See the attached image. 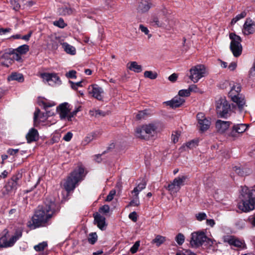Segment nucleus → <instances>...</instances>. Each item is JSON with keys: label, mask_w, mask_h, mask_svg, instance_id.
Masks as SVG:
<instances>
[{"label": "nucleus", "mask_w": 255, "mask_h": 255, "mask_svg": "<svg viewBox=\"0 0 255 255\" xmlns=\"http://www.w3.org/2000/svg\"><path fill=\"white\" fill-rule=\"evenodd\" d=\"M56 204L51 198L46 199L44 205L39 207L32 217V226L34 228L46 226L53 215Z\"/></svg>", "instance_id": "nucleus-1"}, {"label": "nucleus", "mask_w": 255, "mask_h": 255, "mask_svg": "<svg viewBox=\"0 0 255 255\" xmlns=\"http://www.w3.org/2000/svg\"><path fill=\"white\" fill-rule=\"evenodd\" d=\"M162 128L159 123L153 122L144 124L136 128L135 135L137 138L145 140L155 138Z\"/></svg>", "instance_id": "nucleus-2"}, {"label": "nucleus", "mask_w": 255, "mask_h": 255, "mask_svg": "<svg viewBox=\"0 0 255 255\" xmlns=\"http://www.w3.org/2000/svg\"><path fill=\"white\" fill-rule=\"evenodd\" d=\"M253 190L247 186L241 187L240 200L238 207L243 212L247 213L255 209V199L253 196Z\"/></svg>", "instance_id": "nucleus-3"}, {"label": "nucleus", "mask_w": 255, "mask_h": 255, "mask_svg": "<svg viewBox=\"0 0 255 255\" xmlns=\"http://www.w3.org/2000/svg\"><path fill=\"white\" fill-rule=\"evenodd\" d=\"M22 230L17 229L11 235L7 229L3 230L0 234V249L13 246L15 242L22 236Z\"/></svg>", "instance_id": "nucleus-4"}, {"label": "nucleus", "mask_w": 255, "mask_h": 255, "mask_svg": "<svg viewBox=\"0 0 255 255\" xmlns=\"http://www.w3.org/2000/svg\"><path fill=\"white\" fill-rule=\"evenodd\" d=\"M84 172V169L83 167L80 166L76 168L64 182V189L67 192L73 190L77 184L83 179Z\"/></svg>", "instance_id": "nucleus-5"}, {"label": "nucleus", "mask_w": 255, "mask_h": 255, "mask_svg": "<svg viewBox=\"0 0 255 255\" xmlns=\"http://www.w3.org/2000/svg\"><path fill=\"white\" fill-rule=\"evenodd\" d=\"M230 90L228 96L231 100L235 103L238 108L241 110L246 106L245 97L240 94L241 90V85L238 83L232 82L230 83Z\"/></svg>", "instance_id": "nucleus-6"}, {"label": "nucleus", "mask_w": 255, "mask_h": 255, "mask_svg": "<svg viewBox=\"0 0 255 255\" xmlns=\"http://www.w3.org/2000/svg\"><path fill=\"white\" fill-rule=\"evenodd\" d=\"M215 240L208 238L204 232H195L191 234L190 244L192 247L198 248L201 246L204 243L205 246H212Z\"/></svg>", "instance_id": "nucleus-7"}, {"label": "nucleus", "mask_w": 255, "mask_h": 255, "mask_svg": "<svg viewBox=\"0 0 255 255\" xmlns=\"http://www.w3.org/2000/svg\"><path fill=\"white\" fill-rule=\"evenodd\" d=\"M190 79L194 83L208 74V71L204 65L198 64L192 66L189 70Z\"/></svg>", "instance_id": "nucleus-8"}, {"label": "nucleus", "mask_w": 255, "mask_h": 255, "mask_svg": "<svg viewBox=\"0 0 255 255\" xmlns=\"http://www.w3.org/2000/svg\"><path fill=\"white\" fill-rule=\"evenodd\" d=\"M216 110L217 114L221 118L227 116L231 110V106L225 97H218L216 101Z\"/></svg>", "instance_id": "nucleus-9"}, {"label": "nucleus", "mask_w": 255, "mask_h": 255, "mask_svg": "<svg viewBox=\"0 0 255 255\" xmlns=\"http://www.w3.org/2000/svg\"><path fill=\"white\" fill-rule=\"evenodd\" d=\"M231 39L230 49L235 57H238L242 52V46L241 45V37L234 33H231L229 35Z\"/></svg>", "instance_id": "nucleus-10"}, {"label": "nucleus", "mask_w": 255, "mask_h": 255, "mask_svg": "<svg viewBox=\"0 0 255 255\" xmlns=\"http://www.w3.org/2000/svg\"><path fill=\"white\" fill-rule=\"evenodd\" d=\"M187 177L185 175L178 176L174 178L172 182L168 186V189L171 194L176 193L178 192L181 186L184 185V183L187 179Z\"/></svg>", "instance_id": "nucleus-11"}, {"label": "nucleus", "mask_w": 255, "mask_h": 255, "mask_svg": "<svg viewBox=\"0 0 255 255\" xmlns=\"http://www.w3.org/2000/svg\"><path fill=\"white\" fill-rule=\"evenodd\" d=\"M149 23L153 26L167 28L168 25L169 21L165 16L161 17L156 15H153L149 19Z\"/></svg>", "instance_id": "nucleus-12"}, {"label": "nucleus", "mask_w": 255, "mask_h": 255, "mask_svg": "<svg viewBox=\"0 0 255 255\" xmlns=\"http://www.w3.org/2000/svg\"><path fill=\"white\" fill-rule=\"evenodd\" d=\"M70 110V105L68 103L61 104L57 107V111L62 120L67 121Z\"/></svg>", "instance_id": "nucleus-13"}, {"label": "nucleus", "mask_w": 255, "mask_h": 255, "mask_svg": "<svg viewBox=\"0 0 255 255\" xmlns=\"http://www.w3.org/2000/svg\"><path fill=\"white\" fill-rule=\"evenodd\" d=\"M197 119L201 130L204 131L207 130L210 128L211 122L205 117L203 113H198L197 115Z\"/></svg>", "instance_id": "nucleus-14"}, {"label": "nucleus", "mask_w": 255, "mask_h": 255, "mask_svg": "<svg viewBox=\"0 0 255 255\" xmlns=\"http://www.w3.org/2000/svg\"><path fill=\"white\" fill-rule=\"evenodd\" d=\"M41 77L43 79V81L47 82L50 85H59L61 82L59 77L56 74L43 73L41 74Z\"/></svg>", "instance_id": "nucleus-15"}, {"label": "nucleus", "mask_w": 255, "mask_h": 255, "mask_svg": "<svg viewBox=\"0 0 255 255\" xmlns=\"http://www.w3.org/2000/svg\"><path fill=\"white\" fill-rule=\"evenodd\" d=\"M53 114V112L47 111L45 113H41L39 109H36L34 113V124L36 125L39 124L40 122H44L48 117L51 116Z\"/></svg>", "instance_id": "nucleus-16"}, {"label": "nucleus", "mask_w": 255, "mask_h": 255, "mask_svg": "<svg viewBox=\"0 0 255 255\" xmlns=\"http://www.w3.org/2000/svg\"><path fill=\"white\" fill-rule=\"evenodd\" d=\"M89 93L95 98L102 100L104 97V90L98 85H91L89 88Z\"/></svg>", "instance_id": "nucleus-17"}, {"label": "nucleus", "mask_w": 255, "mask_h": 255, "mask_svg": "<svg viewBox=\"0 0 255 255\" xmlns=\"http://www.w3.org/2000/svg\"><path fill=\"white\" fill-rule=\"evenodd\" d=\"M231 125L229 121H224L218 120L215 124V128L217 131L221 134L224 133L228 130Z\"/></svg>", "instance_id": "nucleus-18"}, {"label": "nucleus", "mask_w": 255, "mask_h": 255, "mask_svg": "<svg viewBox=\"0 0 255 255\" xmlns=\"http://www.w3.org/2000/svg\"><path fill=\"white\" fill-rule=\"evenodd\" d=\"M242 31L245 35L253 34L255 31V22L251 19H247L244 24Z\"/></svg>", "instance_id": "nucleus-19"}, {"label": "nucleus", "mask_w": 255, "mask_h": 255, "mask_svg": "<svg viewBox=\"0 0 255 255\" xmlns=\"http://www.w3.org/2000/svg\"><path fill=\"white\" fill-rule=\"evenodd\" d=\"M248 128V126L246 124H237L235 125L232 128V130L230 131L229 135L233 137H237L238 133H242L245 132Z\"/></svg>", "instance_id": "nucleus-20"}, {"label": "nucleus", "mask_w": 255, "mask_h": 255, "mask_svg": "<svg viewBox=\"0 0 255 255\" xmlns=\"http://www.w3.org/2000/svg\"><path fill=\"white\" fill-rule=\"evenodd\" d=\"M12 49L5 50L1 56V58L4 61L1 62V64L8 67L12 63Z\"/></svg>", "instance_id": "nucleus-21"}, {"label": "nucleus", "mask_w": 255, "mask_h": 255, "mask_svg": "<svg viewBox=\"0 0 255 255\" xmlns=\"http://www.w3.org/2000/svg\"><path fill=\"white\" fill-rule=\"evenodd\" d=\"M185 100L184 98L180 96H176L172 100L165 102V104L172 108H176L180 107L183 104Z\"/></svg>", "instance_id": "nucleus-22"}, {"label": "nucleus", "mask_w": 255, "mask_h": 255, "mask_svg": "<svg viewBox=\"0 0 255 255\" xmlns=\"http://www.w3.org/2000/svg\"><path fill=\"white\" fill-rule=\"evenodd\" d=\"M152 4L150 0H141L137 6V11L139 13H145L147 12L152 7Z\"/></svg>", "instance_id": "nucleus-23"}, {"label": "nucleus", "mask_w": 255, "mask_h": 255, "mask_svg": "<svg viewBox=\"0 0 255 255\" xmlns=\"http://www.w3.org/2000/svg\"><path fill=\"white\" fill-rule=\"evenodd\" d=\"M94 221L100 229L101 230H105L107 224H106V219L104 216L96 213L94 215Z\"/></svg>", "instance_id": "nucleus-24"}, {"label": "nucleus", "mask_w": 255, "mask_h": 255, "mask_svg": "<svg viewBox=\"0 0 255 255\" xmlns=\"http://www.w3.org/2000/svg\"><path fill=\"white\" fill-rule=\"evenodd\" d=\"M38 132L36 129L31 128L26 135L27 142L30 143L38 139Z\"/></svg>", "instance_id": "nucleus-25"}, {"label": "nucleus", "mask_w": 255, "mask_h": 255, "mask_svg": "<svg viewBox=\"0 0 255 255\" xmlns=\"http://www.w3.org/2000/svg\"><path fill=\"white\" fill-rule=\"evenodd\" d=\"M225 242L228 243L230 245L237 247H242L244 243L242 241L233 236L226 237L224 239Z\"/></svg>", "instance_id": "nucleus-26"}, {"label": "nucleus", "mask_w": 255, "mask_h": 255, "mask_svg": "<svg viewBox=\"0 0 255 255\" xmlns=\"http://www.w3.org/2000/svg\"><path fill=\"white\" fill-rule=\"evenodd\" d=\"M128 68L130 71L135 73H140L142 71L141 65L138 64L135 61L129 62L128 65Z\"/></svg>", "instance_id": "nucleus-27"}, {"label": "nucleus", "mask_w": 255, "mask_h": 255, "mask_svg": "<svg viewBox=\"0 0 255 255\" xmlns=\"http://www.w3.org/2000/svg\"><path fill=\"white\" fill-rule=\"evenodd\" d=\"M146 183L145 180H142L131 191V193L134 194V196H138L139 193L143 190L146 187Z\"/></svg>", "instance_id": "nucleus-28"}, {"label": "nucleus", "mask_w": 255, "mask_h": 255, "mask_svg": "<svg viewBox=\"0 0 255 255\" xmlns=\"http://www.w3.org/2000/svg\"><path fill=\"white\" fill-rule=\"evenodd\" d=\"M8 81H17L19 82H22L24 81V78L22 74L16 72L12 73L7 77Z\"/></svg>", "instance_id": "nucleus-29"}, {"label": "nucleus", "mask_w": 255, "mask_h": 255, "mask_svg": "<svg viewBox=\"0 0 255 255\" xmlns=\"http://www.w3.org/2000/svg\"><path fill=\"white\" fill-rule=\"evenodd\" d=\"M62 46L67 53L73 55L76 54L75 48L68 43L64 42L62 43Z\"/></svg>", "instance_id": "nucleus-30"}, {"label": "nucleus", "mask_w": 255, "mask_h": 255, "mask_svg": "<svg viewBox=\"0 0 255 255\" xmlns=\"http://www.w3.org/2000/svg\"><path fill=\"white\" fill-rule=\"evenodd\" d=\"M96 136V133L95 132H91L88 134L84 139L82 141V144L83 145H86L89 143L93 140Z\"/></svg>", "instance_id": "nucleus-31"}, {"label": "nucleus", "mask_w": 255, "mask_h": 255, "mask_svg": "<svg viewBox=\"0 0 255 255\" xmlns=\"http://www.w3.org/2000/svg\"><path fill=\"white\" fill-rule=\"evenodd\" d=\"M39 104L41 106H43V108L46 110V108L51 107L55 105V103L51 101H48L46 99H43L39 101Z\"/></svg>", "instance_id": "nucleus-32"}, {"label": "nucleus", "mask_w": 255, "mask_h": 255, "mask_svg": "<svg viewBox=\"0 0 255 255\" xmlns=\"http://www.w3.org/2000/svg\"><path fill=\"white\" fill-rule=\"evenodd\" d=\"M165 241V238L160 235H157L152 240V243L155 244L157 247L160 246Z\"/></svg>", "instance_id": "nucleus-33"}, {"label": "nucleus", "mask_w": 255, "mask_h": 255, "mask_svg": "<svg viewBox=\"0 0 255 255\" xmlns=\"http://www.w3.org/2000/svg\"><path fill=\"white\" fill-rule=\"evenodd\" d=\"M20 54H25L29 50V46L27 45L24 44L14 49Z\"/></svg>", "instance_id": "nucleus-34"}, {"label": "nucleus", "mask_w": 255, "mask_h": 255, "mask_svg": "<svg viewBox=\"0 0 255 255\" xmlns=\"http://www.w3.org/2000/svg\"><path fill=\"white\" fill-rule=\"evenodd\" d=\"M144 76L150 79H155L157 77V74L155 72L151 71H146L144 73Z\"/></svg>", "instance_id": "nucleus-35"}, {"label": "nucleus", "mask_w": 255, "mask_h": 255, "mask_svg": "<svg viewBox=\"0 0 255 255\" xmlns=\"http://www.w3.org/2000/svg\"><path fill=\"white\" fill-rule=\"evenodd\" d=\"M59 12L61 14L64 15H70L73 13V10L70 7H64L59 8Z\"/></svg>", "instance_id": "nucleus-36"}, {"label": "nucleus", "mask_w": 255, "mask_h": 255, "mask_svg": "<svg viewBox=\"0 0 255 255\" xmlns=\"http://www.w3.org/2000/svg\"><path fill=\"white\" fill-rule=\"evenodd\" d=\"M17 186V183L16 180H11L7 183L4 186L5 189H8L10 188V190H15L16 189Z\"/></svg>", "instance_id": "nucleus-37"}, {"label": "nucleus", "mask_w": 255, "mask_h": 255, "mask_svg": "<svg viewBox=\"0 0 255 255\" xmlns=\"http://www.w3.org/2000/svg\"><path fill=\"white\" fill-rule=\"evenodd\" d=\"M246 16V12L245 11L242 12L240 14H238L235 18H234L231 22V24L232 25L235 24L238 21L240 20L242 18H243Z\"/></svg>", "instance_id": "nucleus-38"}, {"label": "nucleus", "mask_w": 255, "mask_h": 255, "mask_svg": "<svg viewBox=\"0 0 255 255\" xmlns=\"http://www.w3.org/2000/svg\"><path fill=\"white\" fill-rule=\"evenodd\" d=\"M80 111V107H78V108H76V109H75L73 111H72L71 112H70L69 114L67 121H68V122L72 121L74 120V117L76 116L77 113L78 112H79Z\"/></svg>", "instance_id": "nucleus-39"}, {"label": "nucleus", "mask_w": 255, "mask_h": 255, "mask_svg": "<svg viewBox=\"0 0 255 255\" xmlns=\"http://www.w3.org/2000/svg\"><path fill=\"white\" fill-rule=\"evenodd\" d=\"M98 236L96 233H90L88 237V241L89 242L93 245L94 244L97 240Z\"/></svg>", "instance_id": "nucleus-40"}, {"label": "nucleus", "mask_w": 255, "mask_h": 255, "mask_svg": "<svg viewBox=\"0 0 255 255\" xmlns=\"http://www.w3.org/2000/svg\"><path fill=\"white\" fill-rule=\"evenodd\" d=\"M175 241L179 245H182L185 241L184 236L181 233H179L175 237Z\"/></svg>", "instance_id": "nucleus-41"}, {"label": "nucleus", "mask_w": 255, "mask_h": 255, "mask_svg": "<svg viewBox=\"0 0 255 255\" xmlns=\"http://www.w3.org/2000/svg\"><path fill=\"white\" fill-rule=\"evenodd\" d=\"M53 24L55 26L61 28H64L66 25V24L65 23L64 20L61 18H59L58 20L54 21L53 22Z\"/></svg>", "instance_id": "nucleus-42"}, {"label": "nucleus", "mask_w": 255, "mask_h": 255, "mask_svg": "<svg viewBox=\"0 0 255 255\" xmlns=\"http://www.w3.org/2000/svg\"><path fill=\"white\" fill-rule=\"evenodd\" d=\"M47 244L46 242H43L39 243L37 245H36L34 247V249L35 251L39 252L43 251L44 248L47 247Z\"/></svg>", "instance_id": "nucleus-43"}, {"label": "nucleus", "mask_w": 255, "mask_h": 255, "mask_svg": "<svg viewBox=\"0 0 255 255\" xmlns=\"http://www.w3.org/2000/svg\"><path fill=\"white\" fill-rule=\"evenodd\" d=\"M139 205L138 196H133L132 200L129 202L128 206H138Z\"/></svg>", "instance_id": "nucleus-44"}, {"label": "nucleus", "mask_w": 255, "mask_h": 255, "mask_svg": "<svg viewBox=\"0 0 255 255\" xmlns=\"http://www.w3.org/2000/svg\"><path fill=\"white\" fill-rule=\"evenodd\" d=\"M13 51H12V63L13 62L14 60H16L17 61H19L21 59V54H20L19 53L16 52V50L14 49H12Z\"/></svg>", "instance_id": "nucleus-45"}, {"label": "nucleus", "mask_w": 255, "mask_h": 255, "mask_svg": "<svg viewBox=\"0 0 255 255\" xmlns=\"http://www.w3.org/2000/svg\"><path fill=\"white\" fill-rule=\"evenodd\" d=\"M190 94V90L188 89L181 90L178 92V96L182 98L188 97Z\"/></svg>", "instance_id": "nucleus-46"}, {"label": "nucleus", "mask_w": 255, "mask_h": 255, "mask_svg": "<svg viewBox=\"0 0 255 255\" xmlns=\"http://www.w3.org/2000/svg\"><path fill=\"white\" fill-rule=\"evenodd\" d=\"M247 222L252 227H255V213L250 216L247 220Z\"/></svg>", "instance_id": "nucleus-47"}, {"label": "nucleus", "mask_w": 255, "mask_h": 255, "mask_svg": "<svg viewBox=\"0 0 255 255\" xmlns=\"http://www.w3.org/2000/svg\"><path fill=\"white\" fill-rule=\"evenodd\" d=\"M196 219L199 221H202L206 219L207 215L204 212H200L196 214Z\"/></svg>", "instance_id": "nucleus-48"}, {"label": "nucleus", "mask_w": 255, "mask_h": 255, "mask_svg": "<svg viewBox=\"0 0 255 255\" xmlns=\"http://www.w3.org/2000/svg\"><path fill=\"white\" fill-rule=\"evenodd\" d=\"M180 136V133L178 131H174L171 136V139L174 143H176L178 141L179 138Z\"/></svg>", "instance_id": "nucleus-49"}, {"label": "nucleus", "mask_w": 255, "mask_h": 255, "mask_svg": "<svg viewBox=\"0 0 255 255\" xmlns=\"http://www.w3.org/2000/svg\"><path fill=\"white\" fill-rule=\"evenodd\" d=\"M89 113L90 115L92 116L98 117L100 115L104 116V115L102 114V112L99 110L93 109L90 110Z\"/></svg>", "instance_id": "nucleus-50"}, {"label": "nucleus", "mask_w": 255, "mask_h": 255, "mask_svg": "<svg viewBox=\"0 0 255 255\" xmlns=\"http://www.w3.org/2000/svg\"><path fill=\"white\" fill-rule=\"evenodd\" d=\"M140 245V242L139 241H136L134 244L132 246V247L130 248V251L132 254L135 253L139 247Z\"/></svg>", "instance_id": "nucleus-51"}, {"label": "nucleus", "mask_w": 255, "mask_h": 255, "mask_svg": "<svg viewBox=\"0 0 255 255\" xmlns=\"http://www.w3.org/2000/svg\"><path fill=\"white\" fill-rule=\"evenodd\" d=\"M110 211V207L107 205H105L101 207L99 209V212L104 214L108 213Z\"/></svg>", "instance_id": "nucleus-52"}, {"label": "nucleus", "mask_w": 255, "mask_h": 255, "mask_svg": "<svg viewBox=\"0 0 255 255\" xmlns=\"http://www.w3.org/2000/svg\"><path fill=\"white\" fill-rule=\"evenodd\" d=\"M116 193V190H111L110 192L109 195L107 196L106 200L107 201H109V202L112 201L113 200V199L114 198V197Z\"/></svg>", "instance_id": "nucleus-53"}, {"label": "nucleus", "mask_w": 255, "mask_h": 255, "mask_svg": "<svg viewBox=\"0 0 255 255\" xmlns=\"http://www.w3.org/2000/svg\"><path fill=\"white\" fill-rule=\"evenodd\" d=\"M10 3L13 7V8L15 10H17L20 7L19 3H18L17 0H11Z\"/></svg>", "instance_id": "nucleus-54"}, {"label": "nucleus", "mask_w": 255, "mask_h": 255, "mask_svg": "<svg viewBox=\"0 0 255 255\" xmlns=\"http://www.w3.org/2000/svg\"><path fill=\"white\" fill-rule=\"evenodd\" d=\"M76 72L75 71L71 70L67 73L66 76L69 78H75L76 77Z\"/></svg>", "instance_id": "nucleus-55"}, {"label": "nucleus", "mask_w": 255, "mask_h": 255, "mask_svg": "<svg viewBox=\"0 0 255 255\" xmlns=\"http://www.w3.org/2000/svg\"><path fill=\"white\" fill-rule=\"evenodd\" d=\"M70 82L71 83V86L72 88L74 90H77L79 87L82 86V82L74 83L73 82L70 81Z\"/></svg>", "instance_id": "nucleus-56"}, {"label": "nucleus", "mask_w": 255, "mask_h": 255, "mask_svg": "<svg viewBox=\"0 0 255 255\" xmlns=\"http://www.w3.org/2000/svg\"><path fill=\"white\" fill-rule=\"evenodd\" d=\"M72 136H73V134L71 132H68L63 136V139L65 141H69L71 139Z\"/></svg>", "instance_id": "nucleus-57"}, {"label": "nucleus", "mask_w": 255, "mask_h": 255, "mask_svg": "<svg viewBox=\"0 0 255 255\" xmlns=\"http://www.w3.org/2000/svg\"><path fill=\"white\" fill-rule=\"evenodd\" d=\"M188 89H189V90H190V93L191 92H194L195 93H197V92H199V91H200L199 89L197 87V85H192L191 86H190L189 87Z\"/></svg>", "instance_id": "nucleus-58"}, {"label": "nucleus", "mask_w": 255, "mask_h": 255, "mask_svg": "<svg viewBox=\"0 0 255 255\" xmlns=\"http://www.w3.org/2000/svg\"><path fill=\"white\" fill-rule=\"evenodd\" d=\"M129 218L133 222H136L137 220V215L135 212H132L128 215Z\"/></svg>", "instance_id": "nucleus-59"}, {"label": "nucleus", "mask_w": 255, "mask_h": 255, "mask_svg": "<svg viewBox=\"0 0 255 255\" xmlns=\"http://www.w3.org/2000/svg\"><path fill=\"white\" fill-rule=\"evenodd\" d=\"M197 145V142L194 140L191 141L186 143V146L189 148H193Z\"/></svg>", "instance_id": "nucleus-60"}, {"label": "nucleus", "mask_w": 255, "mask_h": 255, "mask_svg": "<svg viewBox=\"0 0 255 255\" xmlns=\"http://www.w3.org/2000/svg\"><path fill=\"white\" fill-rule=\"evenodd\" d=\"M139 29L142 32L144 33L145 34H148L149 30L146 27H145L143 25L140 24L139 25Z\"/></svg>", "instance_id": "nucleus-61"}, {"label": "nucleus", "mask_w": 255, "mask_h": 255, "mask_svg": "<svg viewBox=\"0 0 255 255\" xmlns=\"http://www.w3.org/2000/svg\"><path fill=\"white\" fill-rule=\"evenodd\" d=\"M237 64L235 62H233L230 64L228 66V69L230 71H234L237 67Z\"/></svg>", "instance_id": "nucleus-62"}, {"label": "nucleus", "mask_w": 255, "mask_h": 255, "mask_svg": "<svg viewBox=\"0 0 255 255\" xmlns=\"http://www.w3.org/2000/svg\"><path fill=\"white\" fill-rule=\"evenodd\" d=\"M145 114H146L145 112L140 111L136 115V119L140 120V119L143 118L144 117Z\"/></svg>", "instance_id": "nucleus-63"}, {"label": "nucleus", "mask_w": 255, "mask_h": 255, "mask_svg": "<svg viewBox=\"0 0 255 255\" xmlns=\"http://www.w3.org/2000/svg\"><path fill=\"white\" fill-rule=\"evenodd\" d=\"M11 31V29L9 28H0V35H4L6 33L9 32Z\"/></svg>", "instance_id": "nucleus-64"}]
</instances>
